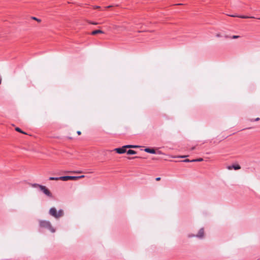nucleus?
<instances>
[{"label":"nucleus","instance_id":"obj_1","mask_svg":"<svg viewBox=\"0 0 260 260\" xmlns=\"http://www.w3.org/2000/svg\"><path fill=\"white\" fill-rule=\"evenodd\" d=\"M49 213L50 215L57 219L63 216V211L62 209H60L58 211H57L55 207H52L50 209L49 211Z\"/></svg>","mask_w":260,"mask_h":260},{"label":"nucleus","instance_id":"obj_2","mask_svg":"<svg viewBox=\"0 0 260 260\" xmlns=\"http://www.w3.org/2000/svg\"><path fill=\"white\" fill-rule=\"evenodd\" d=\"M40 226L49 230L51 232L54 233L55 232L49 221L41 220L39 221Z\"/></svg>","mask_w":260,"mask_h":260},{"label":"nucleus","instance_id":"obj_3","mask_svg":"<svg viewBox=\"0 0 260 260\" xmlns=\"http://www.w3.org/2000/svg\"><path fill=\"white\" fill-rule=\"evenodd\" d=\"M39 189L41 191H42L47 196H48L49 197H52L51 193L45 186H43V185H41V186H39Z\"/></svg>","mask_w":260,"mask_h":260},{"label":"nucleus","instance_id":"obj_4","mask_svg":"<svg viewBox=\"0 0 260 260\" xmlns=\"http://www.w3.org/2000/svg\"><path fill=\"white\" fill-rule=\"evenodd\" d=\"M126 147H125V146H122L120 148H117L114 149V151H115L117 153L119 154H123L126 152Z\"/></svg>","mask_w":260,"mask_h":260},{"label":"nucleus","instance_id":"obj_5","mask_svg":"<svg viewBox=\"0 0 260 260\" xmlns=\"http://www.w3.org/2000/svg\"><path fill=\"white\" fill-rule=\"evenodd\" d=\"M77 179V177H76V176H62V178H61V180L64 181L69 180H75Z\"/></svg>","mask_w":260,"mask_h":260},{"label":"nucleus","instance_id":"obj_6","mask_svg":"<svg viewBox=\"0 0 260 260\" xmlns=\"http://www.w3.org/2000/svg\"><path fill=\"white\" fill-rule=\"evenodd\" d=\"M144 151L146 152L151 153V154H155L156 152L155 150L154 149H151L149 148H146L144 149Z\"/></svg>","mask_w":260,"mask_h":260},{"label":"nucleus","instance_id":"obj_7","mask_svg":"<svg viewBox=\"0 0 260 260\" xmlns=\"http://www.w3.org/2000/svg\"><path fill=\"white\" fill-rule=\"evenodd\" d=\"M197 237L202 238L204 237V229H201L199 232V233L198 235L196 236Z\"/></svg>","mask_w":260,"mask_h":260},{"label":"nucleus","instance_id":"obj_8","mask_svg":"<svg viewBox=\"0 0 260 260\" xmlns=\"http://www.w3.org/2000/svg\"><path fill=\"white\" fill-rule=\"evenodd\" d=\"M230 16H231V17H240V18H255V17H253V16H244V15L237 16V15H230Z\"/></svg>","mask_w":260,"mask_h":260},{"label":"nucleus","instance_id":"obj_9","mask_svg":"<svg viewBox=\"0 0 260 260\" xmlns=\"http://www.w3.org/2000/svg\"><path fill=\"white\" fill-rule=\"evenodd\" d=\"M228 169L231 170L233 168L235 170H239L241 168V167L239 165H232V166H229Z\"/></svg>","mask_w":260,"mask_h":260},{"label":"nucleus","instance_id":"obj_10","mask_svg":"<svg viewBox=\"0 0 260 260\" xmlns=\"http://www.w3.org/2000/svg\"><path fill=\"white\" fill-rule=\"evenodd\" d=\"M98 34H104V31L101 30H95L91 32V34L92 35H95Z\"/></svg>","mask_w":260,"mask_h":260},{"label":"nucleus","instance_id":"obj_11","mask_svg":"<svg viewBox=\"0 0 260 260\" xmlns=\"http://www.w3.org/2000/svg\"><path fill=\"white\" fill-rule=\"evenodd\" d=\"M125 147H126V148H135L140 147V146L133 145H125Z\"/></svg>","mask_w":260,"mask_h":260},{"label":"nucleus","instance_id":"obj_12","mask_svg":"<svg viewBox=\"0 0 260 260\" xmlns=\"http://www.w3.org/2000/svg\"><path fill=\"white\" fill-rule=\"evenodd\" d=\"M61 178H62V176L59 177H49V180H61Z\"/></svg>","mask_w":260,"mask_h":260},{"label":"nucleus","instance_id":"obj_13","mask_svg":"<svg viewBox=\"0 0 260 260\" xmlns=\"http://www.w3.org/2000/svg\"><path fill=\"white\" fill-rule=\"evenodd\" d=\"M127 153L128 154H130V155H133V154H135L137 153L136 151L133 150H131V149H129L127 151Z\"/></svg>","mask_w":260,"mask_h":260},{"label":"nucleus","instance_id":"obj_14","mask_svg":"<svg viewBox=\"0 0 260 260\" xmlns=\"http://www.w3.org/2000/svg\"><path fill=\"white\" fill-rule=\"evenodd\" d=\"M31 185V186L32 187H34V188H36V187H39V186H41V185H40V184H37V183L32 184Z\"/></svg>","mask_w":260,"mask_h":260},{"label":"nucleus","instance_id":"obj_15","mask_svg":"<svg viewBox=\"0 0 260 260\" xmlns=\"http://www.w3.org/2000/svg\"><path fill=\"white\" fill-rule=\"evenodd\" d=\"M203 159V158H198V159H192V160H191L190 161H193V162H196V161H202Z\"/></svg>","mask_w":260,"mask_h":260},{"label":"nucleus","instance_id":"obj_16","mask_svg":"<svg viewBox=\"0 0 260 260\" xmlns=\"http://www.w3.org/2000/svg\"><path fill=\"white\" fill-rule=\"evenodd\" d=\"M31 19H32L33 20H36L38 22H40L41 21V19H38V18H36L35 17H32Z\"/></svg>","mask_w":260,"mask_h":260},{"label":"nucleus","instance_id":"obj_17","mask_svg":"<svg viewBox=\"0 0 260 260\" xmlns=\"http://www.w3.org/2000/svg\"><path fill=\"white\" fill-rule=\"evenodd\" d=\"M15 130H16V131L18 132H20V133H23V134H25L24 132H23V131H22L21 130V129H20V128H19V127H16V128H15Z\"/></svg>","mask_w":260,"mask_h":260},{"label":"nucleus","instance_id":"obj_18","mask_svg":"<svg viewBox=\"0 0 260 260\" xmlns=\"http://www.w3.org/2000/svg\"><path fill=\"white\" fill-rule=\"evenodd\" d=\"M190 161H191V160H189V159H184L183 160H182V161L185 162H191Z\"/></svg>","mask_w":260,"mask_h":260},{"label":"nucleus","instance_id":"obj_19","mask_svg":"<svg viewBox=\"0 0 260 260\" xmlns=\"http://www.w3.org/2000/svg\"><path fill=\"white\" fill-rule=\"evenodd\" d=\"M187 157V156H175V157H174V158H184V157Z\"/></svg>","mask_w":260,"mask_h":260},{"label":"nucleus","instance_id":"obj_20","mask_svg":"<svg viewBox=\"0 0 260 260\" xmlns=\"http://www.w3.org/2000/svg\"><path fill=\"white\" fill-rule=\"evenodd\" d=\"M76 177H77V179H79V178H82L84 177V175H82V176H76Z\"/></svg>","mask_w":260,"mask_h":260},{"label":"nucleus","instance_id":"obj_21","mask_svg":"<svg viewBox=\"0 0 260 260\" xmlns=\"http://www.w3.org/2000/svg\"><path fill=\"white\" fill-rule=\"evenodd\" d=\"M239 36H233L232 37V38H233V39H236V38H239Z\"/></svg>","mask_w":260,"mask_h":260},{"label":"nucleus","instance_id":"obj_22","mask_svg":"<svg viewBox=\"0 0 260 260\" xmlns=\"http://www.w3.org/2000/svg\"><path fill=\"white\" fill-rule=\"evenodd\" d=\"M89 23H91V24H94V25H96L98 24V23L97 22H89Z\"/></svg>","mask_w":260,"mask_h":260},{"label":"nucleus","instance_id":"obj_23","mask_svg":"<svg viewBox=\"0 0 260 260\" xmlns=\"http://www.w3.org/2000/svg\"><path fill=\"white\" fill-rule=\"evenodd\" d=\"M160 180V177H157V178H156V181H159Z\"/></svg>","mask_w":260,"mask_h":260},{"label":"nucleus","instance_id":"obj_24","mask_svg":"<svg viewBox=\"0 0 260 260\" xmlns=\"http://www.w3.org/2000/svg\"><path fill=\"white\" fill-rule=\"evenodd\" d=\"M77 134H78V135H80L81 134V132H80V131H78V132H77Z\"/></svg>","mask_w":260,"mask_h":260},{"label":"nucleus","instance_id":"obj_25","mask_svg":"<svg viewBox=\"0 0 260 260\" xmlns=\"http://www.w3.org/2000/svg\"><path fill=\"white\" fill-rule=\"evenodd\" d=\"M100 7L99 6H96L94 7V9H98V8H99Z\"/></svg>","mask_w":260,"mask_h":260},{"label":"nucleus","instance_id":"obj_26","mask_svg":"<svg viewBox=\"0 0 260 260\" xmlns=\"http://www.w3.org/2000/svg\"><path fill=\"white\" fill-rule=\"evenodd\" d=\"M259 120V118H256V119H255L254 121H258Z\"/></svg>","mask_w":260,"mask_h":260},{"label":"nucleus","instance_id":"obj_27","mask_svg":"<svg viewBox=\"0 0 260 260\" xmlns=\"http://www.w3.org/2000/svg\"><path fill=\"white\" fill-rule=\"evenodd\" d=\"M1 81H2V78H1V77L0 76V84L1 83Z\"/></svg>","mask_w":260,"mask_h":260},{"label":"nucleus","instance_id":"obj_28","mask_svg":"<svg viewBox=\"0 0 260 260\" xmlns=\"http://www.w3.org/2000/svg\"><path fill=\"white\" fill-rule=\"evenodd\" d=\"M138 158V156H135V157H133L132 158Z\"/></svg>","mask_w":260,"mask_h":260},{"label":"nucleus","instance_id":"obj_29","mask_svg":"<svg viewBox=\"0 0 260 260\" xmlns=\"http://www.w3.org/2000/svg\"><path fill=\"white\" fill-rule=\"evenodd\" d=\"M216 36H217V37H219V34H217V35H216Z\"/></svg>","mask_w":260,"mask_h":260},{"label":"nucleus","instance_id":"obj_30","mask_svg":"<svg viewBox=\"0 0 260 260\" xmlns=\"http://www.w3.org/2000/svg\"><path fill=\"white\" fill-rule=\"evenodd\" d=\"M194 149V147H192V148H191V149H192V150H193Z\"/></svg>","mask_w":260,"mask_h":260},{"label":"nucleus","instance_id":"obj_31","mask_svg":"<svg viewBox=\"0 0 260 260\" xmlns=\"http://www.w3.org/2000/svg\"><path fill=\"white\" fill-rule=\"evenodd\" d=\"M111 7V6H109L108 7H107V8H110Z\"/></svg>","mask_w":260,"mask_h":260},{"label":"nucleus","instance_id":"obj_32","mask_svg":"<svg viewBox=\"0 0 260 260\" xmlns=\"http://www.w3.org/2000/svg\"><path fill=\"white\" fill-rule=\"evenodd\" d=\"M258 19H260V18H258Z\"/></svg>","mask_w":260,"mask_h":260}]
</instances>
